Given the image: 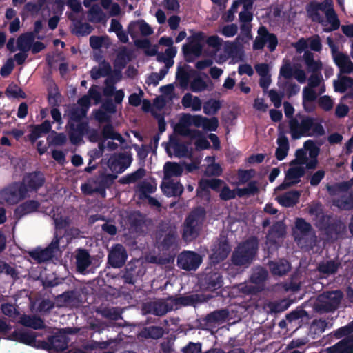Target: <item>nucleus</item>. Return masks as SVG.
<instances>
[{"mask_svg":"<svg viewBox=\"0 0 353 353\" xmlns=\"http://www.w3.org/2000/svg\"><path fill=\"white\" fill-rule=\"evenodd\" d=\"M333 59L340 70V74H350L353 72V63L347 55L338 52L333 54Z\"/></svg>","mask_w":353,"mask_h":353,"instance_id":"25","label":"nucleus"},{"mask_svg":"<svg viewBox=\"0 0 353 353\" xmlns=\"http://www.w3.org/2000/svg\"><path fill=\"white\" fill-rule=\"evenodd\" d=\"M48 345L50 350L62 352L68 347V338L63 334L51 336L48 339Z\"/></svg>","mask_w":353,"mask_h":353,"instance_id":"27","label":"nucleus"},{"mask_svg":"<svg viewBox=\"0 0 353 353\" xmlns=\"http://www.w3.org/2000/svg\"><path fill=\"white\" fill-rule=\"evenodd\" d=\"M341 262L336 260H328L325 262L320 263L317 267V270L323 274L329 276L336 274L341 267Z\"/></svg>","mask_w":353,"mask_h":353,"instance_id":"34","label":"nucleus"},{"mask_svg":"<svg viewBox=\"0 0 353 353\" xmlns=\"http://www.w3.org/2000/svg\"><path fill=\"white\" fill-rule=\"evenodd\" d=\"M30 128V132L28 137L32 143L36 142V141L43 135L51 132L52 130L51 123L48 120H45L39 125H31Z\"/></svg>","mask_w":353,"mask_h":353,"instance_id":"23","label":"nucleus"},{"mask_svg":"<svg viewBox=\"0 0 353 353\" xmlns=\"http://www.w3.org/2000/svg\"><path fill=\"white\" fill-rule=\"evenodd\" d=\"M128 222L131 228L137 230L143 226L145 220L143 214L140 212L137 211L131 213L128 216Z\"/></svg>","mask_w":353,"mask_h":353,"instance_id":"54","label":"nucleus"},{"mask_svg":"<svg viewBox=\"0 0 353 353\" xmlns=\"http://www.w3.org/2000/svg\"><path fill=\"white\" fill-rule=\"evenodd\" d=\"M228 316L229 312L227 309L216 310L207 314L202 321L205 325H213L224 321Z\"/></svg>","mask_w":353,"mask_h":353,"instance_id":"28","label":"nucleus"},{"mask_svg":"<svg viewBox=\"0 0 353 353\" xmlns=\"http://www.w3.org/2000/svg\"><path fill=\"white\" fill-rule=\"evenodd\" d=\"M132 161V157L130 152L114 153L109 158L107 165L114 174L123 172Z\"/></svg>","mask_w":353,"mask_h":353,"instance_id":"10","label":"nucleus"},{"mask_svg":"<svg viewBox=\"0 0 353 353\" xmlns=\"http://www.w3.org/2000/svg\"><path fill=\"white\" fill-rule=\"evenodd\" d=\"M13 335L17 341L27 345H32L36 341V335L31 332H14Z\"/></svg>","mask_w":353,"mask_h":353,"instance_id":"52","label":"nucleus"},{"mask_svg":"<svg viewBox=\"0 0 353 353\" xmlns=\"http://www.w3.org/2000/svg\"><path fill=\"white\" fill-rule=\"evenodd\" d=\"M326 190L331 196H336L340 193L345 194L348 192L344 181L327 184Z\"/></svg>","mask_w":353,"mask_h":353,"instance_id":"56","label":"nucleus"},{"mask_svg":"<svg viewBox=\"0 0 353 353\" xmlns=\"http://www.w3.org/2000/svg\"><path fill=\"white\" fill-rule=\"evenodd\" d=\"M190 88L193 92H200L206 90L207 84L201 77H196L190 82Z\"/></svg>","mask_w":353,"mask_h":353,"instance_id":"63","label":"nucleus"},{"mask_svg":"<svg viewBox=\"0 0 353 353\" xmlns=\"http://www.w3.org/2000/svg\"><path fill=\"white\" fill-rule=\"evenodd\" d=\"M49 144L55 146L63 145L67 141L66 135L64 133H58L54 130L47 137Z\"/></svg>","mask_w":353,"mask_h":353,"instance_id":"55","label":"nucleus"},{"mask_svg":"<svg viewBox=\"0 0 353 353\" xmlns=\"http://www.w3.org/2000/svg\"><path fill=\"white\" fill-rule=\"evenodd\" d=\"M68 136L70 143L72 145H79L83 141L84 134L88 131V123L85 121L69 124Z\"/></svg>","mask_w":353,"mask_h":353,"instance_id":"17","label":"nucleus"},{"mask_svg":"<svg viewBox=\"0 0 353 353\" xmlns=\"http://www.w3.org/2000/svg\"><path fill=\"white\" fill-rule=\"evenodd\" d=\"M0 274L9 276L14 281L19 279V272L17 268L6 262L0 263Z\"/></svg>","mask_w":353,"mask_h":353,"instance_id":"57","label":"nucleus"},{"mask_svg":"<svg viewBox=\"0 0 353 353\" xmlns=\"http://www.w3.org/2000/svg\"><path fill=\"white\" fill-rule=\"evenodd\" d=\"M128 258L126 250L121 244H116L112 247L108 256V264L114 268H121Z\"/></svg>","mask_w":353,"mask_h":353,"instance_id":"14","label":"nucleus"},{"mask_svg":"<svg viewBox=\"0 0 353 353\" xmlns=\"http://www.w3.org/2000/svg\"><path fill=\"white\" fill-rule=\"evenodd\" d=\"M6 94L8 97H12L16 99H25L26 97V93L17 85H10L6 90Z\"/></svg>","mask_w":353,"mask_h":353,"instance_id":"62","label":"nucleus"},{"mask_svg":"<svg viewBox=\"0 0 353 353\" xmlns=\"http://www.w3.org/2000/svg\"><path fill=\"white\" fill-rule=\"evenodd\" d=\"M61 94L59 92L58 88H54V90L48 91V102L52 108L58 107L61 103Z\"/></svg>","mask_w":353,"mask_h":353,"instance_id":"64","label":"nucleus"},{"mask_svg":"<svg viewBox=\"0 0 353 353\" xmlns=\"http://www.w3.org/2000/svg\"><path fill=\"white\" fill-rule=\"evenodd\" d=\"M188 135L192 138H196V140L194 143L196 149L205 150L210 148V142L206 139V138L203 137L201 132L199 130H188Z\"/></svg>","mask_w":353,"mask_h":353,"instance_id":"46","label":"nucleus"},{"mask_svg":"<svg viewBox=\"0 0 353 353\" xmlns=\"http://www.w3.org/2000/svg\"><path fill=\"white\" fill-rule=\"evenodd\" d=\"M46 181L43 174L40 171H34L26 174L21 183H23L28 192H37Z\"/></svg>","mask_w":353,"mask_h":353,"instance_id":"16","label":"nucleus"},{"mask_svg":"<svg viewBox=\"0 0 353 353\" xmlns=\"http://www.w3.org/2000/svg\"><path fill=\"white\" fill-rule=\"evenodd\" d=\"M132 55V51L128 49L127 47L121 48L114 60V66L119 70L124 68L127 63L131 61Z\"/></svg>","mask_w":353,"mask_h":353,"instance_id":"35","label":"nucleus"},{"mask_svg":"<svg viewBox=\"0 0 353 353\" xmlns=\"http://www.w3.org/2000/svg\"><path fill=\"white\" fill-rule=\"evenodd\" d=\"M295 228L303 236L309 235L312 230L311 224L303 218L296 219Z\"/></svg>","mask_w":353,"mask_h":353,"instance_id":"58","label":"nucleus"},{"mask_svg":"<svg viewBox=\"0 0 353 353\" xmlns=\"http://www.w3.org/2000/svg\"><path fill=\"white\" fill-rule=\"evenodd\" d=\"M268 271L264 268L258 267L252 272L250 277V281L252 283L263 285L268 279Z\"/></svg>","mask_w":353,"mask_h":353,"instance_id":"45","label":"nucleus"},{"mask_svg":"<svg viewBox=\"0 0 353 353\" xmlns=\"http://www.w3.org/2000/svg\"><path fill=\"white\" fill-rule=\"evenodd\" d=\"M339 79L334 80L333 82L334 91L336 92L344 93L348 88H353V79L347 77L343 76L339 74L338 76Z\"/></svg>","mask_w":353,"mask_h":353,"instance_id":"39","label":"nucleus"},{"mask_svg":"<svg viewBox=\"0 0 353 353\" xmlns=\"http://www.w3.org/2000/svg\"><path fill=\"white\" fill-rule=\"evenodd\" d=\"M93 28L91 25L79 21L74 24V28L72 32L77 37H83L90 34Z\"/></svg>","mask_w":353,"mask_h":353,"instance_id":"53","label":"nucleus"},{"mask_svg":"<svg viewBox=\"0 0 353 353\" xmlns=\"http://www.w3.org/2000/svg\"><path fill=\"white\" fill-rule=\"evenodd\" d=\"M91 265L90 255L85 249H79L76 256L77 270L85 274L88 268Z\"/></svg>","mask_w":353,"mask_h":353,"instance_id":"29","label":"nucleus"},{"mask_svg":"<svg viewBox=\"0 0 353 353\" xmlns=\"http://www.w3.org/2000/svg\"><path fill=\"white\" fill-rule=\"evenodd\" d=\"M61 237L55 234L51 243L44 249H35L29 252L30 256L38 263L51 259L59 250Z\"/></svg>","mask_w":353,"mask_h":353,"instance_id":"11","label":"nucleus"},{"mask_svg":"<svg viewBox=\"0 0 353 353\" xmlns=\"http://www.w3.org/2000/svg\"><path fill=\"white\" fill-rule=\"evenodd\" d=\"M101 136L105 140L110 139L112 140H117L120 143H123L124 141L123 137L120 133L114 131V127L110 123H108L103 127Z\"/></svg>","mask_w":353,"mask_h":353,"instance_id":"44","label":"nucleus"},{"mask_svg":"<svg viewBox=\"0 0 353 353\" xmlns=\"http://www.w3.org/2000/svg\"><path fill=\"white\" fill-rule=\"evenodd\" d=\"M201 286L206 290L215 291L223 286V277L219 271L211 270L205 272L201 280Z\"/></svg>","mask_w":353,"mask_h":353,"instance_id":"15","label":"nucleus"},{"mask_svg":"<svg viewBox=\"0 0 353 353\" xmlns=\"http://www.w3.org/2000/svg\"><path fill=\"white\" fill-rule=\"evenodd\" d=\"M97 312L103 318L109 320L117 321L122 319V311L118 307H105L98 310Z\"/></svg>","mask_w":353,"mask_h":353,"instance_id":"42","label":"nucleus"},{"mask_svg":"<svg viewBox=\"0 0 353 353\" xmlns=\"http://www.w3.org/2000/svg\"><path fill=\"white\" fill-rule=\"evenodd\" d=\"M211 253L209 254V265L216 266L225 260L231 252V245L228 239L225 236H220L212 244Z\"/></svg>","mask_w":353,"mask_h":353,"instance_id":"6","label":"nucleus"},{"mask_svg":"<svg viewBox=\"0 0 353 353\" xmlns=\"http://www.w3.org/2000/svg\"><path fill=\"white\" fill-rule=\"evenodd\" d=\"M284 113L289 119V129L291 137L297 140L301 137H321L325 134V130L321 121L316 117L298 112L293 117L294 108L288 101L283 103Z\"/></svg>","mask_w":353,"mask_h":353,"instance_id":"1","label":"nucleus"},{"mask_svg":"<svg viewBox=\"0 0 353 353\" xmlns=\"http://www.w3.org/2000/svg\"><path fill=\"white\" fill-rule=\"evenodd\" d=\"M176 78L181 88H186L189 84L190 76L185 68L180 67L177 70Z\"/></svg>","mask_w":353,"mask_h":353,"instance_id":"61","label":"nucleus"},{"mask_svg":"<svg viewBox=\"0 0 353 353\" xmlns=\"http://www.w3.org/2000/svg\"><path fill=\"white\" fill-rule=\"evenodd\" d=\"M346 231V225L340 219L332 220L324 232L329 239L336 240L341 237Z\"/></svg>","mask_w":353,"mask_h":353,"instance_id":"22","label":"nucleus"},{"mask_svg":"<svg viewBox=\"0 0 353 353\" xmlns=\"http://www.w3.org/2000/svg\"><path fill=\"white\" fill-rule=\"evenodd\" d=\"M205 35L202 32L194 33L192 36L188 38V43L184 44L182 51L187 62H192V55L196 57L201 56L203 46L201 43L204 40Z\"/></svg>","mask_w":353,"mask_h":353,"instance_id":"8","label":"nucleus"},{"mask_svg":"<svg viewBox=\"0 0 353 353\" xmlns=\"http://www.w3.org/2000/svg\"><path fill=\"white\" fill-rule=\"evenodd\" d=\"M40 208V203L37 200H28L21 203L14 210V217L19 220L26 215L37 212Z\"/></svg>","mask_w":353,"mask_h":353,"instance_id":"19","label":"nucleus"},{"mask_svg":"<svg viewBox=\"0 0 353 353\" xmlns=\"http://www.w3.org/2000/svg\"><path fill=\"white\" fill-rule=\"evenodd\" d=\"M20 323L23 326L34 330H40L45 327L43 320L37 316L23 315L21 317Z\"/></svg>","mask_w":353,"mask_h":353,"instance_id":"38","label":"nucleus"},{"mask_svg":"<svg viewBox=\"0 0 353 353\" xmlns=\"http://www.w3.org/2000/svg\"><path fill=\"white\" fill-rule=\"evenodd\" d=\"M333 205L341 210L353 209V192L342 194L339 198L333 200Z\"/></svg>","mask_w":353,"mask_h":353,"instance_id":"32","label":"nucleus"},{"mask_svg":"<svg viewBox=\"0 0 353 353\" xmlns=\"http://www.w3.org/2000/svg\"><path fill=\"white\" fill-rule=\"evenodd\" d=\"M321 353H353V334L343 339Z\"/></svg>","mask_w":353,"mask_h":353,"instance_id":"24","label":"nucleus"},{"mask_svg":"<svg viewBox=\"0 0 353 353\" xmlns=\"http://www.w3.org/2000/svg\"><path fill=\"white\" fill-rule=\"evenodd\" d=\"M201 263V256L193 251H185L177 258L178 267L186 271L196 270Z\"/></svg>","mask_w":353,"mask_h":353,"instance_id":"13","label":"nucleus"},{"mask_svg":"<svg viewBox=\"0 0 353 353\" xmlns=\"http://www.w3.org/2000/svg\"><path fill=\"white\" fill-rule=\"evenodd\" d=\"M285 225L282 221L275 222L269 229L266 235V244L277 246L279 239L285 235Z\"/></svg>","mask_w":353,"mask_h":353,"instance_id":"18","label":"nucleus"},{"mask_svg":"<svg viewBox=\"0 0 353 353\" xmlns=\"http://www.w3.org/2000/svg\"><path fill=\"white\" fill-rule=\"evenodd\" d=\"M269 268L274 275L283 276L286 274L291 268L290 263L287 260L279 261H271L269 263Z\"/></svg>","mask_w":353,"mask_h":353,"instance_id":"37","label":"nucleus"},{"mask_svg":"<svg viewBox=\"0 0 353 353\" xmlns=\"http://www.w3.org/2000/svg\"><path fill=\"white\" fill-rule=\"evenodd\" d=\"M164 179H171L172 176H179L183 172V167L175 162L165 163L164 168Z\"/></svg>","mask_w":353,"mask_h":353,"instance_id":"41","label":"nucleus"},{"mask_svg":"<svg viewBox=\"0 0 353 353\" xmlns=\"http://www.w3.org/2000/svg\"><path fill=\"white\" fill-rule=\"evenodd\" d=\"M143 309L147 314L163 316L173 310L174 307L172 301L168 300V296L166 299L147 302L143 305Z\"/></svg>","mask_w":353,"mask_h":353,"instance_id":"12","label":"nucleus"},{"mask_svg":"<svg viewBox=\"0 0 353 353\" xmlns=\"http://www.w3.org/2000/svg\"><path fill=\"white\" fill-rule=\"evenodd\" d=\"M221 106L222 103L220 100L210 99L203 103V112L207 115L216 114Z\"/></svg>","mask_w":353,"mask_h":353,"instance_id":"49","label":"nucleus"},{"mask_svg":"<svg viewBox=\"0 0 353 353\" xmlns=\"http://www.w3.org/2000/svg\"><path fill=\"white\" fill-rule=\"evenodd\" d=\"M34 39L35 35L32 32L21 34L17 39V48L21 52H28Z\"/></svg>","mask_w":353,"mask_h":353,"instance_id":"36","label":"nucleus"},{"mask_svg":"<svg viewBox=\"0 0 353 353\" xmlns=\"http://www.w3.org/2000/svg\"><path fill=\"white\" fill-rule=\"evenodd\" d=\"M145 175V170L143 168H140L136 171L123 176L119 179L121 184H130L137 182L141 179Z\"/></svg>","mask_w":353,"mask_h":353,"instance_id":"48","label":"nucleus"},{"mask_svg":"<svg viewBox=\"0 0 353 353\" xmlns=\"http://www.w3.org/2000/svg\"><path fill=\"white\" fill-rule=\"evenodd\" d=\"M177 234L174 231H169L164 236L161 243V248L163 251H170L176 245Z\"/></svg>","mask_w":353,"mask_h":353,"instance_id":"50","label":"nucleus"},{"mask_svg":"<svg viewBox=\"0 0 353 353\" xmlns=\"http://www.w3.org/2000/svg\"><path fill=\"white\" fill-rule=\"evenodd\" d=\"M257 32L258 36L256 37L252 45L253 49L254 50H262L265 45L268 43V48L270 52H274L278 45L276 35L269 32L268 28L264 26H260Z\"/></svg>","mask_w":353,"mask_h":353,"instance_id":"9","label":"nucleus"},{"mask_svg":"<svg viewBox=\"0 0 353 353\" xmlns=\"http://www.w3.org/2000/svg\"><path fill=\"white\" fill-rule=\"evenodd\" d=\"M77 292L74 290L64 292L56 297V301L60 306L72 305L77 301Z\"/></svg>","mask_w":353,"mask_h":353,"instance_id":"47","label":"nucleus"},{"mask_svg":"<svg viewBox=\"0 0 353 353\" xmlns=\"http://www.w3.org/2000/svg\"><path fill=\"white\" fill-rule=\"evenodd\" d=\"M306 10L308 17L312 21L321 24H323L324 21L319 11H323L325 13L327 21L330 24V27L323 29L325 32L336 30L340 27V21L334 9L332 0H324L322 2L312 1L307 5Z\"/></svg>","mask_w":353,"mask_h":353,"instance_id":"2","label":"nucleus"},{"mask_svg":"<svg viewBox=\"0 0 353 353\" xmlns=\"http://www.w3.org/2000/svg\"><path fill=\"white\" fill-rule=\"evenodd\" d=\"M28 190L23 183L14 182L0 192V198L9 205H14L24 199Z\"/></svg>","mask_w":353,"mask_h":353,"instance_id":"7","label":"nucleus"},{"mask_svg":"<svg viewBox=\"0 0 353 353\" xmlns=\"http://www.w3.org/2000/svg\"><path fill=\"white\" fill-rule=\"evenodd\" d=\"M306 70L309 72H321L323 64L321 60H314V54L310 51H305L303 56Z\"/></svg>","mask_w":353,"mask_h":353,"instance_id":"30","label":"nucleus"},{"mask_svg":"<svg viewBox=\"0 0 353 353\" xmlns=\"http://www.w3.org/2000/svg\"><path fill=\"white\" fill-rule=\"evenodd\" d=\"M117 175L114 174L101 173L96 179H93L92 182L97 185L96 187L109 188L114 183Z\"/></svg>","mask_w":353,"mask_h":353,"instance_id":"43","label":"nucleus"},{"mask_svg":"<svg viewBox=\"0 0 353 353\" xmlns=\"http://www.w3.org/2000/svg\"><path fill=\"white\" fill-rule=\"evenodd\" d=\"M168 300L172 301L173 303V307L176 306L177 308L179 305L181 306H190L194 305L200 301L199 296L198 294H191L188 296H169Z\"/></svg>","mask_w":353,"mask_h":353,"instance_id":"31","label":"nucleus"},{"mask_svg":"<svg viewBox=\"0 0 353 353\" xmlns=\"http://www.w3.org/2000/svg\"><path fill=\"white\" fill-rule=\"evenodd\" d=\"M192 117L190 114H183L180 119V125L176 127L175 131L182 135H188L187 127L192 125Z\"/></svg>","mask_w":353,"mask_h":353,"instance_id":"51","label":"nucleus"},{"mask_svg":"<svg viewBox=\"0 0 353 353\" xmlns=\"http://www.w3.org/2000/svg\"><path fill=\"white\" fill-rule=\"evenodd\" d=\"M205 219V211L201 207L193 210L188 215L184 221L182 234L185 241H192L198 237Z\"/></svg>","mask_w":353,"mask_h":353,"instance_id":"4","label":"nucleus"},{"mask_svg":"<svg viewBox=\"0 0 353 353\" xmlns=\"http://www.w3.org/2000/svg\"><path fill=\"white\" fill-rule=\"evenodd\" d=\"M140 268L134 263H129L122 272L121 279L124 283L134 285L139 276Z\"/></svg>","mask_w":353,"mask_h":353,"instance_id":"26","label":"nucleus"},{"mask_svg":"<svg viewBox=\"0 0 353 353\" xmlns=\"http://www.w3.org/2000/svg\"><path fill=\"white\" fill-rule=\"evenodd\" d=\"M164 330L160 326L152 325L145 327L139 333V336L144 339H159L163 335Z\"/></svg>","mask_w":353,"mask_h":353,"instance_id":"40","label":"nucleus"},{"mask_svg":"<svg viewBox=\"0 0 353 353\" xmlns=\"http://www.w3.org/2000/svg\"><path fill=\"white\" fill-rule=\"evenodd\" d=\"M210 179H201L196 189V196L200 198L206 196L209 198L210 196Z\"/></svg>","mask_w":353,"mask_h":353,"instance_id":"59","label":"nucleus"},{"mask_svg":"<svg viewBox=\"0 0 353 353\" xmlns=\"http://www.w3.org/2000/svg\"><path fill=\"white\" fill-rule=\"evenodd\" d=\"M343 296L340 290L325 291L318 296L315 310L320 314L334 312L339 307Z\"/></svg>","mask_w":353,"mask_h":353,"instance_id":"5","label":"nucleus"},{"mask_svg":"<svg viewBox=\"0 0 353 353\" xmlns=\"http://www.w3.org/2000/svg\"><path fill=\"white\" fill-rule=\"evenodd\" d=\"M259 245V239L255 236H251L240 243L232 254V263L236 266L250 265L258 253Z\"/></svg>","mask_w":353,"mask_h":353,"instance_id":"3","label":"nucleus"},{"mask_svg":"<svg viewBox=\"0 0 353 353\" xmlns=\"http://www.w3.org/2000/svg\"><path fill=\"white\" fill-rule=\"evenodd\" d=\"M256 171L254 169L243 170L239 169L237 171V178L239 184H245L254 176Z\"/></svg>","mask_w":353,"mask_h":353,"instance_id":"60","label":"nucleus"},{"mask_svg":"<svg viewBox=\"0 0 353 353\" xmlns=\"http://www.w3.org/2000/svg\"><path fill=\"white\" fill-rule=\"evenodd\" d=\"M162 192L168 197L179 196L183 192V186L179 182H175L172 179H167L163 181L161 185Z\"/></svg>","mask_w":353,"mask_h":353,"instance_id":"21","label":"nucleus"},{"mask_svg":"<svg viewBox=\"0 0 353 353\" xmlns=\"http://www.w3.org/2000/svg\"><path fill=\"white\" fill-rule=\"evenodd\" d=\"M300 196L297 190L289 191L279 196L278 201L283 207H293L299 203Z\"/></svg>","mask_w":353,"mask_h":353,"instance_id":"33","label":"nucleus"},{"mask_svg":"<svg viewBox=\"0 0 353 353\" xmlns=\"http://www.w3.org/2000/svg\"><path fill=\"white\" fill-rule=\"evenodd\" d=\"M305 169L301 166L290 168L285 174V181L278 186L279 190H284L298 183V181L292 182L288 181V180L298 179L305 174Z\"/></svg>","mask_w":353,"mask_h":353,"instance_id":"20","label":"nucleus"}]
</instances>
